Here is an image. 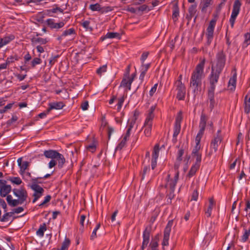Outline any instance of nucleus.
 <instances>
[{"instance_id": "nucleus-4", "label": "nucleus", "mask_w": 250, "mask_h": 250, "mask_svg": "<svg viewBox=\"0 0 250 250\" xmlns=\"http://www.w3.org/2000/svg\"><path fill=\"white\" fill-rule=\"evenodd\" d=\"M222 71L214 69L211 67V73L208 76V80L209 83V87L210 88H215V84L218 82L220 75Z\"/></svg>"}, {"instance_id": "nucleus-45", "label": "nucleus", "mask_w": 250, "mask_h": 250, "mask_svg": "<svg viewBox=\"0 0 250 250\" xmlns=\"http://www.w3.org/2000/svg\"><path fill=\"white\" fill-rule=\"evenodd\" d=\"M10 41V39L8 37H5L4 38H0V48H1L4 45L8 43Z\"/></svg>"}, {"instance_id": "nucleus-48", "label": "nucleus", "mask_w": 250, "mask_h": 250, "mask_svg": "<svg viewBox=\"0 0 250 250\" xmlns=\"http://www.w3.org/2000/svg\"><path fill=\"white\" fill-rule=\"evenodd\" d=\"M42 60L39 58H35L31 62L32 67H34L36 65L41 63Z\"/></svg>"}, {"instance_id": "nucleus-19", "label": "nucleus", "mask_w": 250, "mask_h": 250, "mask_svg": "<svg viewBox=\"0 0 250 250\" xmlns=\"http://www.w3.org/2000/svg\"><path fill=\"white\" fill-rule=\"evenodd\" d=\"M173 13H172V19L174 21H177V17L179 15V8L178 6V1H177L175 3H174L173 5Z\"/></svg>"}, {"instance_id": "nucleus-36", "label": "nucleus", "mask_w": 250, "mask_h": 250, "mask_svg": "<svg viewBox=\"0 0 250 250\" xmlns=\"http://www.w3.org/2000/svg\"><path fill=\"white\" fill-rule=\"evenodd\" d=\"M250 235V228H249V229L248 230L245 229V232H244V234L242 235V238H241L242 241L243 242H246L248 240Z\"/></svg>"}, {"instance_id": "nucleus-49", "label": "nucleus", "mask_w": 250, "mask_h": 250, "mask_svg": "<svg viewBox=\"0 0 250 250\" xmlns=\"http://www.w3.org/2000/svg\"><path fill=\"white\" fill-rule=\"evenodd\" d=\"M184 153V150L183 148H181L179 150L177 156V161L181 162L182 160V156Z\"/></svg>"}, {"instance_id": "nucleus-6", "label": "nucleus", "mask_w": 250, "mask_h": 250, "mask_svg": "<svg viewBox=\"0 0 250 250\" xmlns=\"http://www.w3.org/2000/svg\"><path fill=\"white\" fill-rule=\"evenodd\" d=\"M241 6V3L240 0H235L234 1L233 5L232 11L229 20L230 26L232 28L234 27L235 20L239 13Z\"/></svg>"}, {"instance_id": "nucleus-18", "label": "nucleus", "mask_w": 250, "mask_h": 250, "mask_svg": "<svg viewBox=\"0 0 250 250\" xmlns=\"http://www.w3.org/2000/svg\"><path fill=\"white\" fill-rule=\"evenodd\" d=\"M12 188L10 185H5L3 186L0 188V195L2 197H7L9 193L11 191Z\"/></svg>"}, {"instance_id": "nucleus-10", "label": "nucleus", "mask_w": 250, "mask_h": 250, "mask_svg": "<svg viewBox=\"0 0 250 250\" xmlns=\"http://www.w3.org/2000/svg\"><path fill=\"white\" fill-rule=\"evenodd\" d=\"M222 140L218 137H214L211 140L210 144V151L208 154V156H210L213 153H215L218 150V147L221 144Z\"/></svg>"}, {"instance_id": "nucleus-12", "label": "nucleus", "mask_w": 250, "mask_h": 250, "mask_svg": "<svg viewBox=\"0 0 250 250\" xmlns=\"http://www.w3.org/2000/svg\"><path fill=\"white\" fill-rule=\"evenodd\" d=\"M39 179H42V178H36L35 179H32V181L33 182L32 185L31 186V188L33 189L35 192L39 193H43L44 192V189L42 188L40 186L38 185V184L42 183L41 182L38 181Z\"/></svg>"}, {"instance_id": "nucleus-9", "label": "nucleus", "mask_w": 250, "mask_h": 250, "mask_svg": "<svg viewBox=\"0 0 250 250\" xmlns=\"http://www.w3.org/2000/svg\"><path fill=\"white\" fill-rule=\"evenodd\" d=\"M215 21H210L209 25L207 29V44L209 45L212 41L213 38V33L215 25L214 24Z\"/></svg>"}, {"instance_id": "nucleus-53", "label": "nucleus", "mask_w": 250, "mask_h": 250, "mask_svg": "<svg viewBox=\"0 0 250 250\" xmlns=\"http://www.w3.org/2000/svg\"><path fill=\"white\" fill-rule=\"evenodd\" d=\"M137 10H138V11H141V12H144V11H149L150 10V9H148V6L146 4L142 5L140 6V7H138Z\"/></svg>"}, {"instance_id": "nucleus-33", "label": "nucleus", "mask_w": 250, "mask_h": 250, "mask_svg": "<svg viewBox=\"0 0 250 250\" xmlns=\"http://www.w3.org/2000/svg\"><path fill=\"white\" fill-rule=\"evenodd\" d=\"M250 44V32L245 35V41L243 44V47H247Z\"/></svg>"}, {"instance_id": "nucleus-60", "label": "nucleus", "mask_w": 250, "mask_h": 250, "mask_svg": "<svg viewBox=\"0 0 250 250\" xmlns=\"http://www.w3.org/2000/svg\"><path fill=\"white\" fill-rule=\"evenodd\" d=\"M57 161L56 159H51L48 164V167L50 168H52L57 165Z\"/></svg>"}, {"instance_id": "nucleus-5", "label": "nucleus", "mask_w": 250, "mask_h": 250, "mask_svg": "<svg viewBox=\"0 0 250 250\" xmlns=\"http://www.w3.org/2000/svg\"><path fill=\"white\" fill-rule=\"evenodd\" d=\"M216 63L215 65H212L211 67H214V69L222 71L225 63L226 57L223 51H219L217 53L216 56Z\"/></svg>"}, {"instance_id": "nucleus-46", "label": "nucleus", "mask_w": 250, "mask_h": 250, "mask_svg": "<svg viewBox=\"0 0 250 250\" xmlns=\"http://www.w3.org/2000/svg\"><path fill=\"white\" fill-rule=\"evenodd\" d=\"M174 191L170 190L169 193L167 195L166 198H167V204H171V200L174 197Z\"/></svg>"}, {"instance_id": "nucleus-13", "label": "nucleus", "mask_w": 250, "mask_h": 250, "mask_svg": "<svg viewBox=\"0 0 250 250\" xmlns=\"http://www.w3.org/2000/svg\"><path fill=\"white\" fill-rule=\"evenodd\" d=\"M160 234H157L154 237H152L149 244L147 250H159V241Z\"/></svg>"}, {"instance_id": "nucleus-20", "label": "nucleus", "mask_w": 250, "mask_h": 250, "mask_svg": "<svg viewBox=\"0 0 250 250\" xmlns=\"http://www.w3.org/2000/svg\"><path fill=\"white\" fill-rule=\"evenodd\" d=\"M208 120V117L206 116V115L203 112L202 113L201 117H200V121L199 123V128L201 129L205 130L207 122Z\"/></svg>"}, {"instance_id": "nucleus-63", "label": "nucleus", "mask_w": 250, "mask_h": 250, "mask_svg": "<svg viewBox=\"0 0 250 250\" xmlns=\"http://www.w3.org/2000/svg\"><path fill=\"white\" fill-rule=\"evenodd\" d=\"M158 84L156 83L154 85V86L151 88L149 91V95L150 96H152L153 94L156 92L157 87Z\"/></svg>"}, {"instance_id": "nucleus-27", "label": "nucleus", "mask_w": 250, "mask_h": 250, "mask_svg": "<svg viewBox=\"0 0 250 250\" xmlns=\"http://www.w3.org/2000/svg\"><path fill=\"white\" fill-rule=\"evenodd\" d=\"M70 244V240L69 238L65 237L64 241L62 242L61 248L58 249L59 250H68V248Z\"/></svg>"}, {"instance_id": "nucleus-55", "label": "nucleus", "mask_w": 250, "mask_h": 250, "mask_svg": "<svg viewBox=\"0 0 250 250\" xmlns=\"http://www.w3.org/2000/svg\"><path fill=\"white\" fill-rule=\"evenodd\" d=\"M59 57V55H57L56 56H52L49 60V64L51 66H52L55 62L57 61V59Z\"/></svg>"}, {"instance_id": "nucleus-2", "label": "nucleus", "mask_w": 250, "mask_h": 250, "mask_svg": "<svg viewBox=\"0 0 250 250\" xmlns=\"http://www.w3.org/2000/svg\"><path fill=\"white\" fill-rule=\"evenodd\" d=\"M12 191L14 195L18 197V199H13L11 195L7 196L6 201L10 206L16 207L19 205L22 204L26 200L28 194L24 188L21 187L19 189L14 188Z\"/></svg>"}, {"instance_id": "nucleus-23", "label": "nucleus", "mask_w": 250, "mask_h": 250, "mask_svg": "<svg viewBox=\"0 0 250 250\" xmlns=\"http://www.w3.org/2000/svg\"><path fill=\"white\" fill-rule=\"evenodd\" d=\"M213 3L212 0H204L201 6V11L203 13H206L207 8Z\"/></svg>"}, {"instance_id": "nucleus-31", "label": "nucleus", "mask_w": 250, "mask_h": 250, "mask_svg": "<svg viewBox=\"0 0 250 250\" xmlns=\"http://www.w3.org/2000/svg\"><path fill=\"white\" fill-rule=\"evenodd\" d=\"M196 7L197 5L196 4L191 5L188 9V14L193 17L194 16L197 11Z\"/></svg>"}, {"instance_id": "nucleus-56", "label": "nucleus", "mask_w": 250, "mask_h": 250, "mask_svg": "<svg viewBox=\"0 0 250 250\" xmlns=\"http://www.w3.org/2000/svg\"><path fill=\"white\" fill-rule=\"evenodd\" d=\"M43 193H36V192H34L33 193V197H34V199L32 201V202L34 203L35 202H36L42 195Z\"/></svg>"}, {"instance_id": "nucleus-39", "label": "nucleus", "mask_w": 250, "mask_h": 250, "mask_svg": "<svg viewBox=\"0 0 250 250\" xmlns=\"http://www.w3.org/2000/svg\"><path fill=\"white\" fill-rule=\"evenodd\" d=\"M116 7H111L110 6L102 7L101 14L106 13L114 10Z\"/></svg>"}, {"instance_id": "nucleus-51", "label": "nucleus", "mask_w": 250, "mask_h": 250, "mask_svg": "<svg viewBox=\"0 0 250 250\" xmlns=\"http://www.w3.org/2000/svg\"><path fill=\"white\" fill-rule=\"evenodd\" d=\"M51 199V196L49 195H47L45 197L44 201L39 206L41 208L45 204L49 202Z\"/></svg>"}, {"instance_id": "nucleus-22", "label": "nucleus", "mask_w": 250, "mask_h": 250, "mask_svg": "<svg viewBox=\"0 0 250 250\" xmlns=\"http://www.w3.org/2000/svg\"><path fill=\"white\" fill-rule=\"evenodd\" d=\"M17 163L22 172H24L29 166L28 162L24 161L22 162V158H19L17 160Z\"/></svg>"}, {"instance_id": "nucleus-17", "label": "nucleus", "mask_w": 250, "mask_h": 250, "mask_svg": "<svg viewBox=\"0 0 250 250\" xmlns=\"http://www.w3.org/2000/svg\"><path fill=\"white\" fill-rule=\"evenodd\" d=\"M152 125V121H148L146 120L144 125V134L146 137H149L151 135Z\"/></svg>"}, {"instance_id": "nucleus-8", "label": "nucleus", "mask_w": 250, "mask_h": 250, "mask_svg": "<svg viewBox=\"0 0 250 250\" xmlns=\"http://www.w3.org/2000/svg\"><path fill=\"white\" fill-rule=\"evenodd\" d=\"M151 229L150 227L149 228L146 227L143 231V242L141 247V250H145L149 243Z\"/></svg>"}, {"instance_id": "nucleus-50", "label": "nucleus", "mask_w": 250, "mask_h": 250, "mask_svg": "<svg viewBox=\"0 0 250 250\" xmlns=\"http://www.w3.org/2000/svg\"><path fill=\"white\" fill-rule=\"evenodd\" d=\"M124 101H125L124 96H122L121 98H120V99H118V102L117 104L118 111L120 110V109L122 106L124 102Z\"/></svg>"}, {"instance_id": "nucleus-35", "label": "nucleus", "mask_w": 250, "mask_h": 250, "mask_svg": "<svg viewBox=\"0 0 250 250\" xmlns=\"http://www.w3.org/2000/svg\"><path fill=\"white\" fill-rule=\"evenodd\" d=\"M32 41L35 43H39L41 44H44L47 42L46 39L42 38H34L33 39Z\"/></svg>"}, {"instance_id": "nucleus-62", "label": "nucleus", "mask_w": 250, "mask_h": 250, "mask_svg": "<svg viewBox=\"0 0 250 250\" xmlns=\"http://www.w3.org/2000/svg\"><path fill=\"white\" fill-rule=\"evenodd\" d=\"M125 146V144L121 142L116 146L115 151L116 152L118 150H121Z\"/></svg>"}, {"instance_id": "nucleus-30", "label": "nucleus", "mask_w": 250, "mask_h": 250, "mask_svg": "<svg viewBox=\"0 0 250 250\" xmlns=\"http://www.w3.org/2000/svg\"><path fill=\"white\" fill-rule=\"evenodd\" d=\"M89 8L92 11H99L101 13L102 6L98 3L90 4Z\"/></svg>"}, {"instance_id": "nucleus-44", "label": "nucleus", "mask_w": 250, "mask_h": 250, "mask_svg": "<svg viewBox=\"0 0 250 250\" xmlns=\"http://www.w3.org/2000/svg\"><path fill=\"white\" fill-rule=\"evenodd\" d=\"M169 234L167 233H164V238L162 245L163 246H167L168 245V240L169 238Z\"/></svg>"}, {"instance_id": "nucleus-21", "label": "nucleus", "mask_w": 250, "mask_h": 250, "mask_svg": "<svg viewBox=\"0 0 250 250\" xmlns=\"http://www.w3.org/2000/svg\"><path fill=\"white\" fill-rule=\"evenodd\" d=\"M113 39V38H117L118 39H121V35L119 33L117 32H108L107 34L103 37H102L101 38V40L102 41L104 40L105 39Z\"/></svg>"}, {"instance_id": "nucleus-11", "label": "nucleus", "mask_w": 250, "mask_h": 250, "mask_svg": "<svg viewBox=\"0 0 250 250\" xmlns=\"http://www.w3.org/2000/svg\"><path fill=\"white\" fill-rule=\"evenodd\" d=\"M177 91L176 97L179 100H184L186 95V87L184 84L179 85L175 84Z\"/></svg>"}, {"instance_id": "nucleus-25", "label": "nucleus", "mask_w": 250, "mask_h": 250, "mask_svg": "<svg viewBox=\"0 0 250 250\" xmlns=\"http://www.w3.org/2000/svg\"><path fill=\"white\" fill-rule=\"evenodd\" d=\"M160 150V147L159 144L155 145L152 154V159L156 160L158 159L159 156V152Z\"/></svg>"}, {"instance_id": "nucleus-38", "label": "nucleus", "mask_w": 250, "mask_h": 250, "mask_svg": "<svg viewBox=\"0 0 250 250\" xmlns=\"http://www.w3.org/2000/svg\"><path fill=\"white\" fill-rule=\"evenodd\" d=\"M173 225V220H169L167 226L166 227L165 229L164 233H167V234H170V232L171 231V228Z\"/></svg>"}, {"instance_id": "nucleus-61", "label": "nucleus", "mask_w": 250, "mask_h": 250, "mask_svg": "<svg viewBox=\"0 0 250 250\" xmlns=\"http://www.w3.org/2000/svg\"><path fill=\"white\" fill-rule=\"evenodd\" d=\"M150 65V63H147V64H146L142 63L141 71H144L146 73L147 72V70L148 69V68H149Z\"/></svg>"}, {"instance_id": "nucleus-7", "label": "nucleus", "mask_w": 250, "mask_h": 250, "mask_svg": "<svg viewBox=\"0 0 250 250\" xmlns=\"http://www.w3.org/2000/svg\"><path fill=\"white\" fill-rule=\"evenodd\" d=\"M179 172L178 170H177L173 179L170 178V174H167L166 178L167 183L165 185V188H169L170 190L174 191L175 186L176 185L179 179Z\"/></svg>"}, {"instance_id": "nucleus-28", "label": "nucleus", "mask_w": 250, "mask_h": 250, "mask_svg": "<svg viewBox=\"0 0 250 250\" xmlns=\"http://www.w3.org/2000/svg\"><path fill=\"white\" fill-rule=\"evenodd\" d=\"M200 166H198L197 165H193L190 168L188 174V176L189 177H191L194 175L197 171V170L199 168Z\"/></svg>"}, {"instance_id": "nucleus-42", "label": "nucleus", "mask_w": 250, "mask_h": 250, "mask_svg": "<svg viewBox=\"0 0 250 250\" xmlns=\"http://www.w3.org/2000/svg\"><path fill=\"white\" fill-rule=\"evenodd\" d=\"M75 30L74 28H72L68 30L64 31L62 35V36H67L71 34H75Z\"/></svg>"}, {"instance_id": "nucleus-32", "label": "nucleus", "mask_w": 250, "mask_h": 250, "mask_svg": "<svg viewBox=\"0 0 250 250\" xmlns=\"http://www.w3.org/2000/svg\"><path fill=\"white\" fill-rule=\"evenodd\" d=\"M182 120H183L182 111H180L177 115L174 125H181V123Z\"/></svg>"}, {"instance_id": "nucleus-59", "label": "nucleus", "mask_w": 250, "mask_h": 250, "mask_svg": "<svg viewBox=\"0 0 250 250\" xmlns=\"http://www.w3.org/2000/svg\"><path fill=\"white\" fill-rule=\"evenodd\" d=\"M148 54H149L148 52H145L142 54V55L141 56V61L142 62V63H144V61L147 58Z\"/></svg>"}, {"instance_id": "nucleus-47", "label": "nucleus", "mask_w": 250, "mask_h": 250, "mask_svg": "<svg viewBox=\"0 0 250 250\" xmlns=\"http://www.w3.org/2000/svg\"><path fill=\"white\" fill-rule=\"evenodd\" d=\"M18 120V117L15 115H12L11 119H10V120H9L7 121L6 124H7V126H10L13 123L16 122Z\"/></svg>"}, {"instance_id": "nucleus-41", "label": "nucleus", "mask_w": 250, "mask_h": 250, "mask_svg": "<svg viewBox=\"0 0 250 250\" xmlns=\"http://www.w3.org/2000/svg\"><path fill=\"white\" fill-rule=\"evenodd\" d=\"M81 24L82 26L86 29V30H88L90 31H92L93 30V28L89 26L90 24V21H83Z\"/></svg>"}, {"instance_id": "nucleus-24", "label": "nucleus", "mask_w": 250, "mask_h": 250, "mask_svg": "<svg viewBox=\"0 0 250 250\" xmlns=\"http://www.w3.org/2000/svg\"><path fill=\"white\" fill-rule=\"evenodd\" d=\"M46 225L45 223L41 225L39 229L36 232V234L40 237H43L44 236V232L46 230Z\"/></svg>"}, {"instance_id": "nucleus-29", "label": "nucleus", "mask_w": 250, "mask_h": 250, "mask_svg": "<svg viewBox=\"0 0 250 250\" xmlns=\"http://www.w3.org/2000/svg\"><path fill=\"white\" fill-rule=\"evenodd\" d=\"M7 180L10 181L12 183L17 185H19L22 183V180L19 177H10Z\"/></svg>"}, {"instance_id": "nucleus-64", "label": "nucleus", "mask_w": 250, "mask_h": 250, "mask_svg": "<svg viewBox=\"0 0 250 250\" xmlns=\"http://www.w3.org/2000/svg\"><path fill=\"white\" fill-rule=\"evenodd\" d=\"M127 80L125 78L123 79L121 81L120 86H123L124 87H126L127 85Z\"/></svg>"}, {"instance_id": "nucleus-26", "label": "nucleus", "mask_w": 250, "mask_h": 250, "mask_svg": "<svg viewBox=\"0 0 250 250\" xmlns=\"http://www.w3.org/2000/svg\"><path fill=\"white\" fill-rule=\"evenodd\" d=\"M236 74H233V76L231 77L229 82V86L230 85L232 86V87H230V90H234L236 86Z\"/></svg>"}, {"instance_id": "nucleus-14", "label": "nucleus", "mask_w": 250, "mask_h": 250, "mask_svg": "<svg viewBox=\"0 0 250 250\" xmlns=\"http://www.w3.org/2000/svg\"><path fill=\"white\" fill-rule=\"evenodd\" d=\"M215 88H208V98L209 102V108L212 110L215 105V102L214 100V91Z\"/></svg>"}, {"instance_id": "nucleus-54", "label": "nucleus", "mask_w": 250, "mask_h": 250, "mask_svg": "<svg viewBox=\"0 0 250 250\" xmlns=\"http://www.w3.org/2000/svg\"><path fill=\"white\" fill-rule=\"evenodd\" d=\"M14 62V61L6 60L5 63L0 64V70L3 69H6L7 65Z\"/></svg>"}, {"instance_id": "nucleus-1", "label": "nucleus", "mask_w": 250, "mask_h": 250, "mask_svg": "<svg viewBox=\"0 0 250 250\" xmlns=\"http://www.w3.org/2000/svg\"><path fill=\"white\" fill-rule=\"evenodd\" d=\"M205 62V59L200 60V62L196 65L191 76L190 86L193 88L194 96H196L199 92L201 91L202 79L204 76V68Z\"/></svg>"}, {"instance_id": "nucleus-43", "label": "nucleus", "mask_w": 250, "mask_h": 250, "mask_svg": "<svg viewBox=\"0 0 250 250\" xmlns=\"http://www.w3.org/2000/svg\"><path fill=\"white\" fill-rule=\"evenodd\" d=\"M248 96L246 95L245 98V106H244V112L247 114H249L250 112V104H248V101H246Z\"/></svg>"}, {"instance_id": "nucleus-58", "label": "nucleus", "mask_w": 250, "mask_h": 250, "mask_svg": "<svg viewBox=\"0 0 250 250\" xmlns=\"http://www.w3.org/2000/svg\"><path fill=\"white\" fill-rule=\"evenodd\" d=\"M88 102L87 101L82 103L81 105V107L83 110H86L88 109Z\"/></svg>"}, {"instance_id": "nucleus-37", "label": "nucleus", "mask_w": 250, "mask_h": 250, "mask_svg": "<svg viewBox=\"0 0 250 250\" xmlns=\"http://www.w3.org/2000/svg\"><path fill=\"white\" fill-rule=\"evenodd\" d=\"M107 70V65H103V66L100 67L96 70V73L101 76L103 73L105 72Z\"/></svg>"}, {"instance_id": "nucleus-16", "label": "nucleus", "mask_w": 250, "mask_h": 250, "mask_svg": "<svg viewBox=\"0 0 250 250\" xmlns=\"http://www.w3.org/2000/svg\"><path fill=\"white\" fill-rule=\"evenodd\" d=\"M49 107L47 109V112H50L52 109H62L65 104L62 102L50 103L48 104Z\"/></svg>"}, {"instance_id": "nucleus-52", "label": "nucleus", "mask_w": 250, "mask_h": 250, "mask_svg": "<svg viewBox=\"0 0 250 250\" xmlns=\"http://www.w3.org/2000/svg\"><path fill=\"white\" fill-rule=\"evenodd\" d=\"M14 213L13 212H6L5 213L2 217L0 219V221L5 222L8 220V217L11 216Z\"/></svg>"}, {"instance_id": "nucleus-40", "label": "nucleus", "mask_w": 250, "mask_h": 250, "mask_svg": "<svg viewBox=\"0 0 250 250\" xmlns=\"http://www.w3.org/2000/svg\"><path fill=\"white\" fill-rule=\"evenodd\" d=\"M181 130V125H175L174 127V132L173 137L175 138V140L176 141V137L178 135Z\"/></svg>"}, {"instance_id": "nucleus-57", "label": "nucleus", "mask_w": 250, "mask_h": 250, "mask_svg": "<svg viewBox=\"0 0 250 250\" xmlns=\"http://www.w3.org/2000/svg\"><path fill=\"white\" fill-rule=\"evenodd\" d=\"M198 197V192L197 190H194L192 194L191 201H197Z\"/></svg>"}, {"instance_id": "nucleus-3", "label": "nucleus", "mask_w": 250, "mask_h": 250, "mask_svg": "<svg viewBox=\"0 0 250 250\" xmlns=\"http://www.w3.org/2000/svg\"><path fill=\"white\" fill-rule=\"evenodd\" d=\"M43 155L47 158L51 159H56L58 162V167L59 168H62L65 162V159L63 155L58 152L57 150L53 149L45 150L43 152Z\"/></svg>"}, {"instance_id": "nucleus-15", "label": "nucleus", "mask_w": 250, "mask_h": 250, "mask_svg": "<svg viewBox=\"0 0 250 250\" xmlns=\"http://www.w3.org/2000/svg\"><path fill=\"white\" fill-rule=\"evenodd\" d=\"M46 23L48 26L51 29H60L64 26L65 22L63 21H61L59 23H55L54 20L52 19H49L46 21Z\"/></svg>"}, {"instance_id": "nucleus-34", "label": "nucleus", "mask_w": 250, "mask_h": 250, "mask_svg": "<svg viewBox=\"0 0 250 250\" xmlns=\"http://www.w3.org/2000/svg\"><path fill=\"white\" fill-rule=\"evenodd\" d=\"M155 110V107L154 106H151L150 109L149 110L148 114L147 116V117L146 120L148 121H152L154 118V114L153 112Z\"/></svg>"}]
</instances>
